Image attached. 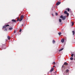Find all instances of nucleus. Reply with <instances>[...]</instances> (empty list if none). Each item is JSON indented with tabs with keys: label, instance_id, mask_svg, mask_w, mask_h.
Instances as JSON below:
<instances>
[{
	"label": "nucleus",
	"instance_id": "6ab92c4d",
	"mask_svg": "<svg viewBox=\"0 0 75 75\" xmlns=\"http://www.w3.org/2000/svg\"><path fill=\"white\" fill-rule=\"evenodd\" d=\"M64 50V48L61 49L60 50H59V51H62V50Z\"/></svg>",
	"mask_w": 75,
	"mask_h": 75
},
{
	"label": "nucleus",
	"instance_id": "f704fd0d",
	"mask_svg": "<svg viewBox=\"0 0 75 75\" xmlns=\"http://www.w3.org/2000/svg\"><path fill=\"white\" fill-rule=\"evenodd\" d=\"M74 61H75V58H74Z\"/></svg>",
	"mask_w": 75,
	"mask_h": 75
},
{
	"label": "nucleus",
	"instance_id": "a878e982",
	"mask_svg": "<svg viewBox=\"0 0 75 75\" xmlns=\"http://www.w3.org/2000/svg\"><path fill=\"white\" fill-rule=\"evenodd\" d=\"M21 29L20 30H19V32H21Z\"/></svg>",
	"mask_w": 75,
	"mask_h": 75
},
{
	"label": "nucleus",
	"instance_id": "4be33fe9",
	"mask_svg": "<svg viewBox=\"0 0 75 75\" xmlns=\"http://www.w3.org/2000/svg\"><path fill=\"white\" fill-rule=\"evenodd\" d=\"M66 14L67 15V16L68 17L69 16V13H66Z\"/></svg>",
	"mask_w": 75,
	"mask_h": 75
},
{
	"label": "nucleus",
	"instance_id": "ddd939ff",
	"mask_svg": "<svg viewBox=\"0 0 75 75\" xmlns=\"http://www.w3.org/2000/svg\"><path fill=\"white\" fill-rule=\"evenodd\" d=\"M71 23H72L71 26L72 27L73 26V25H74V22H72Z\"/></svg>",
	"mask_w": 75,
	"mask_h": 75
},
{
	"label": "nucleus",
	"instance_id": "2eb2a0df",
	"mask_svg": "<svg viewBox=\"0 0 75 75\" xmlns=\"http://www.w3.org/2000/svg\"><path fill=\"white\" fill-rule=\"evenodd\" d=\"M7 38L9 40L10 39V37L9 36H8Z\"/></svg>",
	"mask_w": 75,
	"mask_h": 75
},
{
	"label": "nucleus",
	"instance_id": "9d476101",
	"mask_svg": "<svg viewBox=\"0 0 75 75\" xmlns=\"http://www.w3.org/2000/svg\"><path fill=\"white\" fill-rule=\"evenodd\" d=\"M52 42L53 44H54V43H55V41L54 40H53L52 41Z\"/></svg>",
	"mask_w": 75,
	"mask_h": 75
},
{
	"label": "nucleus",
	"instance_id": "72a5a7b5",
	"mask_svg": "<svg viewBox=\"0 0 75 75\" xmlns=\"http://www.w3.org/2000/svg\"><path fill=\"white\" fill-rule=\"evenodd\" d=\"M74 57H75V54H74Z\"/></svg>",
	"mask_w": 75,
	"mask_h": 75
},
{
	"label": "nucleus",
	"instance_id": "473e14b6",
	"mask_svg": "<svg viewBox=\"0 0 75 75\" xmlns=\"http://www.w3.org/2000/svg\"><path fill=\"white\" fill-rule=\"evenodd\" d=\"M53 67H55V66H53Z\"/></svg>",
	"mask_w": 75,
	"mask_h": 75
},
{
	"label": "nucleus",
	"instance_id": "7c9ffc66",
	"mask_svg": "<svg viewBox=\"0 0 75 75\" xmlns=\"http://www.w3.org/2000/svg\"><path fill=\"white\" fill-rule=\"evenodd\" d=\"M52 16H54V15H53V14H52Z\"/></svg>",
	"mask_w": 75,
	"mask_h": 75
},
{
	"label": "nucleus",
	"instance_id": "c85d7f7f",
	"mask_svg": "<svg viewBox=\"0 0 75 75\" xmlns=\"http://www.w3.org/2000/svg\"><path fill=\"white\" fill-rule=\"evenodd\" d=\"M53 64H54V65H55V62H53Z\"/></svg>",
	"mask_w": 75,
	"mask_h": 75
},
{
	"label": "nucleus",
	"instance_id": "4468645a",
	"mask_svg": "<svg viewBox=\"0 0 75 75\" xmlns=\"http://www.w3.org/2000/svg\"><path fill=\"white\" fill-rule=\"evenodd\" d=\"M9 30H13V28H9Z\"/></svg>",
	"mask_w": 75,
	"mask_h": 75
},
{
	"label": "nucleus",
	"instance_id": "412c9836",
	"mask_svg": "<svg viewBox=\"0 0 75 75\" xmlns=\"http://www.w3.org/2000/svg\"><path fill=\"white\" fill-rule=\"evenodd\" d=\"M74 54H72L71 55V57H74Z\"/></svg>",
	"mask_w": 75,
	"mask_h": 75
},
{
	"label": "nucleus",
	"instance_id": "f8f14e48",
	"mask_svg": "<svg viewBox=\"0 0 75 75\" xmlns=\"http://www.w3.org/2000/svg\"><path fill=\"white\" fill-rule=\"evenodd\" d=\"M59 23H61L62 21L61 20V19H59Z\"/></svg>",
	"mask_w": 75,
	"mask_h": 75
},
{
	"label": "nucleus",
	"instance_id": "6e6552de",
	"mask_svg": "<svg viewBox=\"0 0 75 75\" xmlns=\"http://www.w3.org/2000/svg\"><path fill=\"white\" fill-rule=\"evenodd\" d=\"M12 21H13V22H16V21L14 19H12Z\"/></svg>",
	"mask_w": 75,
	"mask_h": 75
},
{
	"label": "nucleus",
	"instance_id": "20e7f679",
	"mask_svg": "<svg viewBox=\"0 0 75 75\" xmlns=\"http://www.w3.org/2000/svg\"><path fill=\"white\" fill-rule=\"evenodd\" d=\"M54 71V68H52L51 69L50 71V72H52V71Z\"/></svg>",
	"mask_w": 75,
	"mask_h": 75
},
{
	"label": "nucleus",
	"instance_id": "f03ea898",
	"mask_svg": "<svg viewBox=\"0 0 75 75\" xmlns=\"http://www.w3.org/2000/svg\"><path fill=\"white\" fill-rule=\"evenodd\" d=\"M9 25H7L3 26V28H5L6 27H8L9 26Z\"/></svg>",
	"mask_w": 75,
	"mask_h": 75
},
{
	"label": "nucleus",
	"instance_id": "393cba45",
	"mask_svg": "<svg viewBox=\"0 0 75 75\" xmlns=\"http://www.w3.org/2000/svg\"><path fill=\"white\" fill-rule=\"evenodd\" d=\"M68 11H69V8H67Z\"/></svg>",
	"mask_w": 75,
	"mask_h": 75
},
{
	"label": "nucleus",
	"instance_id": "f3484780",
	"mask_svg": "<svg viewBox=\"0 0 75 75\" xmlns=\"http://www.w3.org/2000/svg\"><path fill=\"white\" fill-rule=\"evenodd\" d=\"M58 34L59 35H61V32L59 33Z\"/></svg>",
	"mask_w": 75,
	"mask_h": 75
},
{
	"label": "nucleus",
	"instance_id": "cd10ccee",
	"mask_svg": "<svg viewBox=\"0 0 75 75\" xmlns=\"http://www.w3.org/2000/svg\"><path fill=\"white\" fill-rule=\"evenodd\" d=\"M65 39V40L66 41H67V38L66 37H65L64 38Z\"/></svg>",
	"mask_w": 75,
	"mask_h": 75
},
{
	"label": "nucleus",
	"instance_id": "c756f323",
	"mask_svg": "<svg viewBox=\"0 0 75 75\" xmlns=\"http://www.w3.org/2000/svg\"><path fill=\"white\" fill-rule=\"evenodd\" d=\"M14 33H16V30H15L14 32Z\"/></svg>",
	"mask_w": 75,
	"mask_h": 75
},
{
	"label": "nucleus",
	"instance_id": "1a4fd4ad",
	"mask_svg": "<svg viewBox=\"0 0 75 75\" xmlns=\"http://www.w3.org/2000/svg\"><path fill=\"white\" fill-rule=\"evenodd\" d=\"M72 33L73 34V35H74V34H75V31H72Z\"/></svg>",
	"mask_w": 75,
	"mask_h": 75
},
{
	"label": "nucleus",
	"instance_id": "f257e3e1",
	"mask_svg": "<svg viewBox=\"0 0 75 75\" xmlns=\"http://www.w3.org/2000/svg\"><path fill=\"white\" fill-rule=\"evenodd\" d=\"M66 17H67V16H62V15H61L60 16V18H62L63 20H65L66 19Z\"/></svg>",
	"mask_w": 75,
	"mask_h": 75
},
{
	"label": "nucleus",
	"instance_id": "5701e85b",
	"mask_svg": "<svg viewBox=\"0 0 75 75\" xmlns=\"http://www.w3.org/2000/svg\"><path fill=\"white\" fill-rule=\"evenodd\" d=\"M68 71H69V70L68 69H67L66 71V72H68Z\"/></svg>",
	"mask_w": 75,
	"mask_h": 75
},
{
	"label": "nucleus",
	"instance_id": "bb28decb",
	"mask_svg": "<svg viewBox=\"0 0 75 75\" xmlns=\"http://www.w3.org/2000/svg\"><path fill=\"white\" fill-rule=\"evenodd\" d=\"M55 14H56V16L58 15V13H57V12H56V13H55Z\"/></svg>",
	"mask_w": 75,
	"mask_h": 75
},
{
	"label": "nucleus",
	"instance_id": "423d86ee",
	"mask_svg": "<svg viewBox=\"0 0 75 75\" xmlns=\"http://www.w3.org/2000/svg\"><path fill=\"white\" fill-rule=\"evenodd\" d=\"M64 65H68V63H67V62H65L64 64Z\"/></svg>",
	"mask_w": 75,
	"mask_h": 75
},
{
	"label": "nucleus",
	"instance_id": "9b49d317",
	"mask_svg": "<svg viewBox=\"0 0 75 75\" xmlns=\"http://www.w3.org/2000/svg\"><path fill=\"white\" fill-rule=\"evenodd\" d=\"M62 69H65V67L64 66H62Z\"/></svg>",
	"mask_w": 75,
	"mask_h": 75
},
{
	"label": "nucleus",
	"instance_id": "0eeeda50",
	"mask_svg": "<svg viewBox=\"0 0 75 75\" xmlns=\"http://www.w3.org/2000/svg\"><path fill=\"white\" fill-rule=\"evenodd\" d=\"M24 16L23 15H21V18H22V19L23 20V18H24Z\"/></svg>",
	"mask_w": 75,
	"mask_h": 75
},
{
	"label": "nucleus",
	"instance_id": "b1692460",
	"mask_svg": "<svg viewBox=\"0 0 75 75\" xmlns=\"http://www.w3.org/2000/svg\"><path fill=\"white\" fill-rule=\"evenodd\" d=\"M4 31H7V29L6 28L4 30Z\"/></svg>",
	"mask_w": 75,
	"mask_h": 75
},
{
	"label": "nucleus",
	"instance_id": "a211bd4d",
	"mask_svg": "<svg viewBox=\"0 0 75 75\" xmlns=\"http://www.w3.org/2000/svg\"><path fill=\"white\" fill-rule=\"evenodd\" d=\"M64 14H67V13H68V12H67V11H64Z\"/></svg>",
	"mask_w": 75,
	"mask_h": 75
},
{
	"label": "nucleus",
	"instance_id": "aec40b11",
	"mask_svg": "<svg viewBox=\"0 0 75 75\" xmlns=\"http://www.w3.org/2000/svg\"><path fill=\"white\" fill-rule=\"evenodd\" d=\"M73 59H74V58H73V57H71L70 58V60H71V61H72V60H73Z\"/></svg>",
	"mask_w": 75,
	"mask_h": 75
},
{
	"label": "nucleus",
	"instance_id": "2f4dec72",
	"mask_svg": "<svg viewBox=\"0 0 75 75\" xmlns=\"http://www.w3.org/2000/svg\"><path fill=\"white\" fill-rule=\"evenodd\" d=\"M23 24H22V26H23Z\"/></svg>",
	"mask_w": 75,
	"mask_h": 75
},
{
	"label": "nucleus",
	"instance_id": "dca6fc26",
	"mask_svg": "<svg viewBox=\"0 0 75 75\" xmlns=\"http://www.w3.org/2000/svg\"><path fill=\"white\" fill-rule=\"evenodd\" d=\"M23 19H22L21 18L19 20V21H22V20H23Z\"/></svg>",
	"mask_w": 75,
	"mask_h": 75
},
{
	"label": "nucleus",
	"instance_id": "39448f33",
	"mask_svg": "<svg viewBox=\"0 0 75 75\" xmlns=\"http://www.w3.org/2000/svg\"><path fill=\"white\" fill-rule=\"evenodd\" d=\"M64 41H65V39H62V40H61L62 42V43H64Z\"/></svg>",
	"mask_w": 75,
	"mask_h": 75
},
{
	"label": "nucleus",
	"instance_id": "7ed1b4c3",
	"mask_svg": "<svg viewBox=\"0 0 75 75\" xmlns=\"http://www.w3.org/2000/svg\"><path fill=\"white\" fill-rule=\"evenodd\" d=\"M61 4L60 2H58L56 3V5L57 6H58V5H59V4Z\"/></svg>",
	"mask_w": 75,
	"mask_h": 75
}]
</instances>
